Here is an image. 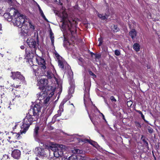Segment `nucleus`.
Segmentation results:
<instances>
[{
    "instance_id": "20e7f679",
    "label": "nucleus",
    "mask_w": 160,
    "mask_h": 160,
    "mask_svg": "<svg viewBox=\"0 0 160 160\" xmlns=\"http://www.w3.org/2000/svg\"><path fill=\"white\" fill-rule=\"evenodd\" d=\"M52 90L42 91L37 94L38 100L40 101L39 103L41 102L44 104L47 103L50 100V98L54 94Z\"/></svg>"
},
{
    "instance_id": "5fc2aeb1",
    "label": "nucleus",
    "mask_w": 160,
    "mask_h": 160,
    "mask_svg": "<svg viewBox=\"0 0 160 160\" xmlns=\"http://www.w3.org/2000/svg\"><path fill=\"white\" fill-rule=\"evenodd\" d=\"M140 114L141 115V116H142V115H143L142 112L140 113Z\"/></svg>"
},
{
    "instance_id": "13d9d810",
    "label": "nucleus",
    "mask_w": 160,
    "mask_h": 160,
    "mask_svg": "<svg viewBox=\"0 0 160 160\" xmlns=\"http://www.w3.org/2000/svg\"><path fill=\"white\" fill-rule=\"evenodd\" d=\"M55 72L56 73V71H55Z\"/></svg>"
},
{
    "instance_id": "423d86ee",
    "label": "nucleus",
    "mask_w": 160,
    "mask_h": 160,
    "mask_svg": "<svg viewBox=\"0 0 160 160\" xmlns=\"http://www.w3.org/2000/svg\"><path fill=\"white\" fill-rule=\"evenodd\" d=\"M48 81L46 78H42L38 80V86L39 89L42 91H47V88L48 87Z\"/></svg>"
},
{
    "instance_id": "c85d7f7f",
    "label": "nucleus",
    "mask_w": 160,
    "mask_h": 160,
    "mask_svg": "<svg viewBox=\"0 0 160 160\" xmlns=\"http://www.w3.org/2000/svg\"><path fill=\"white\" fill-rule=\"evenodd\" d=\"M3 160H9V156L7 155H4L2 158Z\"/></svg>"
},
{
    "instance_id": "2eb2a0df",
    "label": "nucleus",
    "mask_w": 160,
    "mask_h": 160,
    "mask_svg": "<svg viewBox=\"0 0 160 160\" xmlns=\"http://www.w3.org/2000/svg\"><path fill=\"white\" fill-rule=\"evenodd\" d=\"M44 149L40 147L36 148L35 149V153L37 155L42 156L44 154Z\"/></svg>"
},
{
    "instance_id": "6e6d98bb",
    "label": "nucleus",
    "mask_w": 160,
    "mask_h": 160,
    "mask_svg": "<svg viewBox=\"0 0 160 160\" xmlns=\"http://www.w3.org/2000/svg\"><path fill=\"white\" fill-rule=\"evenodd\" d=\"M70 72L69 73V74H70V76H71V74H70V72H71L72 71H71V70H70Z\"/></svg>"
},
{
    "instance_id": "dca6fc26",
    "label": "nucleus",
    "mask_w": 160,
    "mask_h": 160,
    "mask_svg": "<svg viewBox=\"0 0 160 160\" xmlns=\"http://www.w3.org/2000/svg\"><path fill=\"white\" fill-rule=\"evenodd\" d=\"M46 76L48 78L52 79L53 80H54L56 81H57V79L56 77L54 72H53V73H52L50 71H48L47 72Z\"/></svg>"
},
{
    "instance_id": "7ed1b4c3",
    "label": "nucleus",
    "mask_w": 160,
    "mask_h": 160,
    "mask_svg": "<svg viewBox=\"0 0 160 160\" xmlns=\"http://www.w3.org/2000/svg\"><path fill=\"white\" fill-rule=\"evenodd\" d=\"M27 42L29 47L32 49L31 52H29L27 48L25 49L27 57L28 58H32L35 55L36 50L38 47L37 45L38 43H37L35 40L31 38H29L27 39Z\"/></svg>"
},
{
    "instance_id": "ddd939ff",
    "label": "nucleus",
    "mask_w": 160,
    "mask_h": 160,
    "mask_svg": "<svg viewBox=\"0 0 160 160\" xmlns=\"http://www.w3.org/2000/svg\"><path fill=\"white\" fill-rule=\"evenodd\" d=\"M87 91H86V88H85V91L86 92V93H85L84 95V103L85 105V107H86V105L87 104V101H91V99L89 98V94L88 93V92L89 91V89L88 88H87Z\"/></svg>"
},
{
    "instance_id": "bf43d9fd",
    "label": "nucleus",
    "mask_w": 160,
    "mask_h": 160,
    "mask_svg": "<svg viewBox=\"0 0 160 160\" xmlns=\"http://www.w3.org/2000/svg\"><path fill=\"white\" fill-rule=\"evenodd\" d=\"M1 142H0V145H1Z\"/></svg>"
},
{
    "instance_id": "9b49d317",
    "label": "nucleus",
    "mask_w": 160,
    "mask_h": 160,
    "mask_svg": "<svg viewBox=\"0 0 160 160\" xmlns=\"http://www.w3.org/2000/svg\"><path fill=\"white\" fill-rule=\"evenodd\" d=\"M64 25L66 26V28L67 27L68 29V30L70 31L72 35L74 33H76V31L75 30H73L72 28H70L69 27V25L71 26V23L70 21H68L66 23L65 21L64 20H63V26L64 27Z\"/></svg>"
},
{
    "instance_id": "4c0bfd02",
    "label": "nucleus",
    "mask_w": 160,
    "mask_h": 160,
    "mask_svg": "<svg viewBox=\"0 0 160 160\" xmlns=\"http://www.w3.org/2000/svg\"><path fill=\"white\" fill-rule=\"evenodd\" d=\"M59 160H68V159L67 158H66L65 157H62L61 158L59 159Z\"/></svg>"
},
{
    "instance_id": "58836bf2",
    "label": "nucleus",
    "mask_w": 160,
    "mask_h": 160,
    "mask_svg": "<svg viewBox=\"0 0 160 160\" xmlns=\"http://www.w3.org/2000/svg\"><path fill=\"white\" fill-rule=\"evenodd\" d=\"M89 118H90L91 121L93 123V124H94V122H93V119L92 118H91V116H90V115H89Z\"/></svg>"
},
{
    "instance_id": "5701e85b",
    "label": "nucleus",
    "mask_w": 160,
    "mask_h": 160,
    "mask_svg": "<svg viewBox=\"0 0 160 160\" xmlns=\"http://www.w3.org/2000/svg\"><path fill=\"white\" fill-rule=\"evenodd\" d=\"M70 74H71V78L70 79L69 81V83L70 85L72 87H73L74 86V84L73 83L72 79V78H73V73L72 72H70Z\"/></svg>"
},
{
    "instance_id": "864d4df0",
    "label": "nucleus",
    "mask_w": 160,
    "mask_h": 160,
    "mask_svg": "<svg viewBox=\"0 0 160 160\" xmlns=\"http://www.w3.org/2000/svg\"><path fill=\"white\" fill-rule=\"evenodd\" d=\"M12 87H15V85L14 84L12 85Z\"/></svg>"
},
{
    "instance_id": "6ab92c4d",
    "label": "nucleus",
    "mask_w": 160,
    "mask_h": 160,
    "mask_svg": "<svg viewBox=\"0 0 160 160\" xmlns=\"http://www.w3.org/2000/svg\"><path fill=\"white\" fill-rule=\"evenodd\" d=\"M50 38L51 41L52 45L53 46L54 42V37L53 35V33L51 31L50 32Z\"/></svg>"
},
{
    "instance_id": "0eeeda50",
    "label": "nucleus",
    "mask_w": 160,
    "mask_h": 160,
    "mask_svg": "<svg viewBox=\"0 0 160 160\" xmlns=\"http://www.w3.org/2000/svg\"><path fill=\"white\" fill-rule=\"evenodd\" d=\"M66 102L65 100H63L62 102L59 107V109L58 111V113L56 114L52 118V122L54 123L55 122L56 118L61 115L62 112L63 111V105Z\"/></svg>"
},
{
    "instance_id": "4468645a",
    "label": "nucleus",
    "mask_w": 160,
    "mask_h": 160,
    "mask_svg": "<svg viewBox=\"0 0 160 160\" xmlns=\"http://www.w3.org/2000/svg\"><path fill=\"white\" fill-rule=\"evenodd\" d=\"M36 60L38 62L39 65L41 66V69H46V67L45 65V62L44 59L39 58L38 61V60L37 59H36Z\"/></svg>"
},
{
    "instance_id": "f704fd0d",
    "label": "nucleus",
    "mask_w": 160,
    "mask_h": 160,
    "mask_svg": "<svg viewBox=\"0 0 160 160\" xmlns=\"http://www.w3.org/2000/svg\"><path fill=\"white\" fill-rule=\"evenodd\" d=\"M110 99L112 102H116L117 101L115 98L113 96H112L110 97Z\"/></svg>"
},
{
    "instance_id": "37998d69",
    "label": "nucleus",
    "mask_w": 160,
    "mask_h": 160,
    "mask_svg": "<svg viewBox=\"0 0 160 160\" xmlns=\"http://www.w3.org/2000/svg\"><path fill=\"white\" fill-rule=\"evenodd\" d=\"M137 112L139 114L141 112L139 110H137Z\"/></svg>"
},
{
    "instance_id": "aec40b11",
    "label": "nucleus",
    "mask_w": 160,
    "mask_h": 160,
    "mask_svg": "<svg viewBox=\"0 0 160 160\" xmlns=\"http://www.w3.org/2000/svg\"><path fill=\"white\" fill-rule=\"evenodd\" d=\"M38 8L39 10V11L40 13L41 14V15L42 17V18L46 21H47L48 20L46 18L45 16L42 11L41 9L40 6L38 5Z\"/></svg>"
},
{
    "instance_id": "de8ad7c7",
    "label": "nucleus",
    "mask_w": 160,
    "mask_h": 160,
    "mask_svg": "<svg viewBox=\"0 0 160 160\" xmlns=\"http://www.w3.org/2000/svg\"><path fill=\"white\" fill-rule=\"evenodd\" d=\"M18 125V124H16L14 127V128H16V126Z\"/></svg>"
},
{
    "instance_id": "49530a36",
    "label": "nucleus",
    "mask_w": 160,
    "mask_h": 160,
    "mask_svg": "<svg viewBox=\"0 0 160 160\" xmlns=\"http://www.w3.org/2000/svg\"><path fill=\"white\" fill-rule=\"evenodd\" d=\"M8 108H9L10 109H11V108L10 106H9L8 107Z\"/></svg>"
},
{
    "instance_id": "c9c22d12",
    "label": "nucleus",
    "mask_w": 160,
    "mask_h": 160,
    "mask_svg": "<svg viewBox=\"0 0 160 160\" xmlns=\"http://www.w3.org/2000/svg\"><path fill=\"white\" fill-rule=\"evenodd\" d=\"M97 110L98 111L99 113H100L102 116V118H103V119H104L106 121V120L105 119V117L104 115L102 113L100 112V111L97 108Z\"/></svg>"
},
{
    "instance_id": "7c9ffc66",
    "label": "nucleus",
    "mask_w": 160,
    "mask_h": 160,
    "mask_svg": "<svg viewBox=\"0 0 160 160\" xmlns=\"http://www.w3.org/2000/svg\"><path fill=\"white\" fill-rule=\"evenodd\" d=\"M18 93H19L18 92H14V96H15V97L16 98H18L19 97H20V96L19 94H18Z\"/></svg>"
},
{
    "instance_id": "cd10ccee",
    "label": "nucleus",
    "mask_w": 160,
    "mask_h": 160,
    "mask_svg": "<svg viewBox=\"0 0 160 160\" xmlns=\"http://www.w3.org/2000/svg\"><path fill=\"white\" fill-rule=\"evenodd\" d=\"M68 160H77V158L76 156L72 155L69 157Z\"/></svg>"
},
{
    "instance_id": "72a5a7b5",
    "label": "nucleus",
    "mask_w": 160,
    "mask_h": 160,
    "mask_svg": "<svg viewBox=\"0 0 160 160\" xmlns=\"http://www.w3.org/2000/svg\"><path fill=\"white\" fill-rule=\"evenodd\" d=\"M115 54L117 56H119L120 55V51L117 50H116L115 51Z\"/></svg>"
},
{
    "instance_id": "4d7b16f0",
    "label": "nucleus",
    "mask_w": 160,
    "mask_h": 160,
    "mask_svg": "<svg viewBox=\"0 0 160 160\" xmlns=\"http://www.w3.org/2000/svg\"><path fill=\"white\" fill-rule=\"evenodd\" d=\"M1 97H2V95H1Z\"/></svg>"
},
{
    "instance_id": "412c9836",
    "label": "nucleus",
    "mask_w": 160,
    "mask_h": 160,
    "mask_svg": "<svg viewBox=\"0 0 160 160\" xmlns=\"http://www.w3.org/2000/svg\"><path fill=\"white\" fill-rule=\"evenodd\" d=\"M133 48L136 52L139 51L140 50V46L139 44L137 43H135L133 44Z\"/></svg>"
},
{
    "instance_id": "79ce46f5",
    "label": "nucleus",
    "mask_w": 160,
    "mask_h": 160,
    "mask_svg": "<svg viewBox=\"0 0 160 160\" xmlns=\"http://www.w3.org/2000/svg\"><path fill=\"white\" fill-rule=\"evenodd\" d=\"M145 145L146 146H148V143L147 142H145Z\"/></svg>"
},
{
    "instance_id": "c03bdc74",
    "label": "nucleus",
    "mask_w": 160,
    "mask_h": 160,
    "mask_svg": "<svg viewBox=\"0 0 160 160\" xmlns=\"http://www.w3.org/2000/svg\"><path fill=\"white\" fill-rule=\"evenodd\" d=\"M2 28V25L1 24H0V30H1Z\"/></svg>"
},
{
    "instance_id": "a878e982",
    "label": "nucleus",
    "mask_w": 160,
    "mask_h": 160,
    "mask_svg": "<svg viewBox=\"0 0 160 160\" xmlns=\"http://www.w3.org/2000/svg\"><path fill=\"white\" fill-rule=\"evenodd\" d=\"M111 29L114 32H117L119 30V28L117 26L115 25H113V27Z\"/></svg>"
},
{
    "instance_id": "bb28decb",
    "label": "nucleus",
    "mask_w": 160,
    "mask_h": 160,
    "mask_svg": "<svg viewBox=\"0 0 160 160\" xmlns=\"http://www.w3.org/2000/svg\"><path fill=\"white\" fill-rule=\"evenodd\" d=\"M98 16L100 18H101L102 20H105L107 19L106 16L105 15H103V14H98Z\"/></svg>"
},
{
    "instance_id": "6e6552de",
    "label": "nucleus",
    "mask_w": 160,
    "mask_h": 160,
    "mask_svg": "<svg viewBox=\"0 0 160 160\" xmlns=\"http://www.w3.org/2000/svg\"><path fill=\"white\" fill-rule=\"evenodd\" d=\"M57 59H58V65L60 68L62 69L64 68V67L65 66L67 65V68L68 69H70V67L68 65L67 63L65 62L64 60L62 59L60 56L58 55L56 56Z\"/></svg>"
},
{
    "instance_id": "b1692460",
    "label": "nucleus",
    "mask_w": 160,
    "mask_h": 160,
    "mask_svg": "<svg viewBox=\"0 0 160 160\" xmlns=\"http://www.w3.org/2000/svg\"><path fill=\"white\" fill-rule=\"evenodd\" d=\"M72 152L74 153L81 154L82 153V151L79 149L75 148L72 150Z\"/></svg>"
},
{
    "instance_id": "4be33fe9",
    "label": "nucleus",
    "mask_w": 160,
    "mask_h": 160,
    "mask_svg": "<svg viewBox=\"0 0 160 160\" xmlns=\"http://www.w3.org/2000/svg\"><path fill=\"white\" fill-rule=\"evenodd\" d=\"M39 129V127H38L37 126L35 127V128L34 129V131L33 133V136L34 137H37L38 134V131Z\"/></svg>"
},
{
    "instance_id": "603ef678",
    "label": "nucleus",
    "mask_w": 160,
    "mask_h": 160,
    "mask_svg": "<svg viewBox=\"0 0 160 160\" xmlns=\"http://www.w3.org/2000/svg\"><path fill=\"white\" fill-rule=\"evenodd\" d=\"M37 40L38 41V36H37Z\"/></svg>"
},
{
    "instance_id": "a19ab883",
    "label": "nucleus",
    "mask_w": 160,
    "mask_h": 160,
    "mask_svg": "<svg viewBox=\"0 0 160 160\" xmlns=\"http://www.w3.org/2000/svg\"><path fill=\"white\" fill-rule=\"evenodd\" d=\"M8 3H11L12 2V0H8Z\"/></svg>"
},
{
    "instance_id": "c756f323",
    "label": "nucleus",
    "mask_w": 160,
    "mask_h": 160,
    "mask_svg": "<svg viewBox=\"0 0 160 160\" xmlns=\"http://www.w3.org/2000/svg\"><path fill=\"white\" fill-rule=\"evenodd\" d=\"M29 25L30 27V28L34 30L35 29L34 26L32 24V23L31 22H29Z\"/></svg>"
},
{
    "instance_id": "f257e3e1",
    "label": "nucleus",
    "mask_w": 160,
    "mask_h": 160,
    "mask_svg": "<svg viewBox=\"0 0 160 160\" xmlns=\"http://www.w3.org/2000/svg\"><path fill=\"white\" fill-rule=\"evenodd\" d=\"M41 108V107L39 105L36 104L29 110L28 113L23 119L22 125L21 126V130L20 131L21 134L25 133L33 122L38 119Z\"/></svg>"
},
{
    "instance_id": "39448f33",
    "label": "nucleus",
    "mask_w": 160,
    "mask_h": 160,
    "mask_svg": "<svg viewBox=\"0 0 160 160\" xmlns=\"http://www.w3.org/2000/svg\"><path fill=\"white\" fill-rule=\"evenodd\" d=\"M48 148L53 152L54 155L57 158L62 157L65 151V146L62 144H52Z\"/></svg>"
},
{
    "instance_id": "f8f14e48",
    "label": "nucleus",
    "mask_w": 160,
    "mask_h": 160,
    "mask_svg": "<svg viewBox=\"0 0 160 160\" xmlns=\"http://www.w3.org/2000/svg\"><path fill=\"white\" fill-rule=\"evenodd\" d=\"M12 156L14 158L18 159L21 156V152L18 149L14 150L12 152Z\"/></svg>"
},
{
    "instance_id": "9d476101",
    "label": "nucleus",
    "mask_w": 160,
    "mask_h": 160,
    "mask_svg": "<svg viewBox=\"0 0 160 160\" xmlns=\"http://www.w3.org/2000/svg\"><path fill=\"white\" fill-rule=\"evenodd\" d=\"M11 77L13 79H18L21 80H24L25 79L24 77L21 73L19 72H11Z\"/></svg>"
},
{
    "instance_id": "a211bd4d",
    "label": "nucleus",
    "mask_w": 160,
    "mask_h": 160,
    "mask_svg": "<svg viewBox=\"0 0 160 160\" xmlns=\"http://www.w3.org/2000/svg\"><path fill=\"white\" fill-rule=\"evenodd\" d=\"M129 35L131 38L133 39L136 35V32L135 29H132L129 32Z\"/></svg>"
},
{
    "instance_id": "e433bc0d",
    "label": "nucleus",
    "mask_w": 160,
    "mask_h": 160,
    "mask_svg": "<svg viewBox=\"0 0 160 160\" xmlns=\"http://www.w3.org/2000/svg\"><path fill=\"white\" fill-rule=\"evenodd\" d=\"M141 117L142 118V119L144 121L147 122V123H148V121H147V120H146L145 119V117H144V116L143 115H142V116H141Z\"/></svg>"
},
{
    "instance_id": "2f4dec72",
    "label": "nucleus",
    "mask_w": 160,
    "mask_h": 160,
    "mask_svg": "<svg viewBox=\"0 0 160 160\" xmlns=\"http://www.w3.org/2000/svg\"><path fill=\"white\" fill-rule=\"evenodd\" d=\"M98 41H99V43L98 44V46H100L102 43V38H98Z\"/></svg>"
},
{
    "instance_id": "a18cd8bd",
    "label": "nucleus",
    "mask_w": 160,
    "mask_h": 160,
    "mask_svg": "<svg viewBox=\"0 0 160 160\" xmlns=\"http://www.w3.org/2000/svg\"><path fill=\"white\" fill-rule=\"evenodd\" d=\"M158 37H159L158 40H159V42L160 43V35H158Z\"/></svg>"
},
{
    "instance_id": "f03ea898",
    "label": "nucleus",
    "mask_w": 160,
    "mask_h": 160,
    "mask_svg": "<svg viewBox=\"0 0 160 160\" xmlns=\"http://www.w3.org/2000/svg\"><path fill=\"white\" fill-rule=\"evenodd\" d=\"M4 16L8 18H12V21L14 26L21 28L25 22V16L21 14L16 9H14V13L12 16L10 15V13H6L4 14Z\"/></svg>"
},
{
    "instance_id": "f3484780",
    "label": "nucleus",
    "mask_w": 160,
    "mask_h": 160,
    "mask_svg": "<svg viewBox=\"0 0 160 160\" xmlns=\"http://www.w3.org/2000/svg\"><path fill=\"white\" fill-rule=\"evenodd\" d=\"M32 68L33 69V72H34V74L36 76L38 75V71L39 70L38 69V66L37 65H33L32 66Z\"/></svg>"
},
{
    "instance_id": "473e14b6",
    "label": "nucleus",
    "mask_w": 160,
    "mask_h": 160,
    "mask_svg": "<svg viewBox=\"0 0 160 160\" xmlns=\"http://www.w3.org/2000/svg\"><path fill=\"white\" fill-rule=\"evenodd\" d=\"M148 132L150 133H152L153 132V129L152 128H151L150 127H148Z\"/></svg>"
},
{
    "instance_id": "1a4fd4ad",
    "label": "nucleus",
    "mask_w": 160,
    "mask_h": 160,
    "mask_svg": "<svg viewBox=\"0 0 160 160\" xmlns=\"http://www.w3.org/2000/svg\"><path fill=\"white\" fill-rule=\"evenodd\" d=\"M74 137L78 140L79 142L80 141L82 142H85L86 141L88 142L91 144L93 145L94 147H96L97 145V143L93 141H89L88 139H84L82 138L83 137V135H78V134H75L74 135Z\"/></svg>"
},
{
    "instance_id": "ea45409f",
    "label": "nucleus",
    "mask_w": 160,
    "mask_h": 160,
    "mask_svg": "<svg viewBox=\"0 0 160 160\" xmlns=\"http://www.w3.org/2000/svg\"><path fill=\"white\" fill-rule=\"evenodd\" d=\"M20 48H21L22 49H24V46H21V47H20Z\"/></svg>"
},
{
    "instance_id": "393cba45",
    "label": "nucleus",
    "mask_w": 160,
    "mask_h": 160,
    "mask_svg": "<svg viewBox=\"0 0 160 160\" xmlns=\"http://www.w3.org/2000/svg\"><path fill=\"white\" fill-rule=\"evenodd\" d=\"M13 136L17 139H19L20 138V134L19 132L18 133H13Z\"/></svg>"
},
{
    "instance_id": "3c124183",
    "label": "nucleus",
    "mask_w": 160,
    "mask_h": 160,
    "mask_svg": "<svg viewBox=\"0 0 160 160\" xmlns=\"http://www.w3.org/2000/svg\"><path fill=\"white\" fill-rule=\"evenodd\" d=\"M92 160H98V159L97 158H95L93 159H92Z\"/></svg>"
},
{
    "instance_id": "09e8293b",
    "label": "nucleus",
    "mask_w": 160,
    "mask_h": 160,
    "mask_svg": "<svg viewBox=\"0 0 160 160\" xmlns=\"http://www.w3.org/2000/svg\"><path fill=\"white\" fill-rule=\"evenodd\" d=\"M19 87V86L18 85H16V86H15V87L17 88H18Z\"/></svg>"
},
{
    "instance_id": "8fccbe9b",
    "label": "nucleus",
    "mask_w": 160,
    "mask_h": 160,
    "mask_svg": "<svg viewBox=\"0 0 160 160\" xmlns=\"http://www.w3.org/2000/svg\"><path fill=\"white\" fill-rule=\"evenodd\" d=\"M91 75L92 76H96V75L94 74L93 73H92V74Z\"/></svg>"
}]
</instances>
